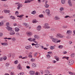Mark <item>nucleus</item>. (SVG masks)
I'll list each match as a JSON object with an SVG mask.
<instances>
[{
	"label": "nucleus",
	"instance_id": "f257e3e1",
	"mask_svg": "<svg viewBox=\"0 0 75 75\" xmlns=\"http://www.w3.org/2000/svg\"><path fill=\"white\" fill-rule=\"evenodd\" d=\"M50 38L52 39V41L53 42L56 43V41L59 40V39L57 38H53L52 36H50Z\"/></svg>",
	"mask_w": 75,
	"mask_h": 75
},
{
	"label": "nucleus",
	"instance_id": "f03ea898",
	"mask_svg": "<svg viewBox=\"0 0 75 75\" xmlns=\"http://www.w3.org/2000/svg\"><path fill=\"white\" fill-rule=\"evenodd\" d=\"M36 40H37V39H36L35 38H28V40L29 41L33 42L35 43H37V42L35 41Z\"/></svg>",
	"mask_w": 75,
	"mask_h": 75
},
{
	"label": "nucleus",
	"instance_id": "7ed1b4c3",
	"mask_svg": "<svg viewBox=\"0 0 75 75\" xmlns=\"http://www.w3.org/2000/svg\"><path fill=\"white\" fill-rule=\"evenodd\" d=\"M67 63L68 64V65L69 66H71L73 65L74 64V61L73 60H70L68 61V62H67Z\"/></svg>",
	"mask_w": 75,
	"mask_h": 75
},
{
	"label": "nucleus",
	"instance_id": "20e7f679",
	"mask_svg": "<svg viewBox=\"0 0 75 75\" xmlns=\"http://www.w3.org/2000/svg\"><path fill=\"white\" fill-rule=\"evenodd\" d=\"M45 13H46V14H47V16L49 17L50 16V10H49V9H47L46 10H45Z\"/></svg>",
	"mask_w": 75,
	"mask_h": 75
},
{
	"label": "nucleus",
	"instance_id": "39448f33",
	"mask_svg": "<svg viewBox=\"0 0 75 75\" xmlns=\"http://www.w3.org/2000/svg\"><path fill=\"white\" fill-rule=\"evenodd\" d=\"M44 27L45 29H49L50 28L49 26V24L47 23H45L44 24Z\"/></svg>",
	"mask_w": 75,
	"mask_h": 75
},
{
	"label": "nucleus",
	"instance_id": "423d86ee",
	"mask_svg": "<svg viewBox=\"0 0 75 75\" xmlns=\"http://www.w3.org/2000/svg\"><path fill=\"white\" fill-rule=\"evenodd\" d=\"M25 49L28 50H30L32 49V47L30 45L26 46H25Z\"/></svg>",
	"mask_w": 75,
	"mask_h": 75
},
{
	"label": "nucleus",
	"instance_id": "0eeeda50",
	"mask_svg": "<svg viewBox=\"0 0 75 75\" xmlns=\"http://www.w3.org/2000/svg\"><path fill=\"white\" fill-rule=\"evenodd\" d=\"M72 33V32H71V30H68L66 32V34L69 35H71Z\"/></svg>",
	"mask_w": 75,
	"mask_h": 75
},
{
	"label": "nucleus",
	"instance_id": "6e6552de",
	"mask_svg": "<svg viewBox=\"0 0 75 75\" xmlns=\"http://www.w3.org/2000/svg\"><path fill=\"white\" fill-rule=\"evenodd\" d=\"M26 35H27L28 36H31L32 35H33V33L30 32H28L26 33Z\"/></svg>",
	"mask_w": 75,
	"mask_h": 75
},
{
	"label": "nucleus",
	"instance_id": "1a4fd4ad",
	"mask_svg": "<svg viewBox=\"0 0 75 75\" xmlns=\"http://www.w3.org/2000/svg\"><path fill=\"white\" fill-rule=\"evenodd\" d=\"M67 3L68 4H69V6L70 7L72 6V4H71V0H69L67 1Z\"/></svg>",
	"mask_w": 75,
	"mask_h": 75
},
{
	"label": "nucleus",
	"instance_id": "9d476101",
	"mask_svg": "<svg viewBox=\"0 0 75 75\" xmlns=\"http://www.w3.org/2000/svg\"><path fill=\"white\" fill-rule=\"evenodd\" d=\"M34 39H36L37 40H39V36L37 35H34Z\"/></svg>",
	"mask_w": 75,
	"mask_h": 75
},
{
	"label": "nucleus",
	"instance_id": "9b49d317",
	"mask_svg": "<svg viewBox=\"0 0 75 75\" xmlns=\"http://www.w3.org/2000/svg\"><path fill=\"white\" fill-rule=\"evenodd\" d=\"M35 71H29V74L31 75H33L34 74H35Z\"/></svg>",
	"mask_w": 75,
	"mask_h": 75
},
{
	"label": "nucleus",
	"instance_id": "f8f14e48",
	"mask_svg": "<svg viewBox=\"0 0 75 75\" xmlns=\"http://www.w3.org/2000/svg\"><path fill=\"white\" fill-rule=\"evenodd\" d=\"M4 13H9L11 12V11L9 10H4Z\"/></svg>",
	"mask_w": 75,
	"mask_h": 75
},
{
	"label": "nucleus",
	"instance_id": "ddd939ff",
	"mask_svg": "<svg viewBox=\"0 0 75 75\" xmlns=\"http://www.w3.org/2000/svg\"><path fill=\"white\" fill-rule=\"evenodd\" d=\"M10 33H9V34H10V35H15V33L14 32V31L13 30H11L10 31Z\"/></svg>",
	"mask_w": 75,
	"mask_h": 75
},
{
	"label": "nucleus",
	"instance_id": "4468645a",
	"mask_svg": "<svg viewBox=\"0 0 75 75\" xmlns=\"http://www.w3.org/2000/svg\"><path fill=\"white\" fill-rule=\"evenodd\" d=\"M6 29L9 31H13V30H12V28H11L9 26H7V27H6Z\"/></svg>",
	"mask_w": 75,
	"mask_h": 75
},
{
	"label": "nucleus",
	"instance_id": "2eb2a0df",
	"mask_svg": "<svg viewBox=\"0 0 75 75\" xmlns=\"http://www.w3.org/2000/svg\"><path fill=\"white\" fill-rule=\"evenodd\" d=\"M30 1V0H26L24 1V3H30L31 2L33 1Z\"/></svg>",
	"mask_w": 75,
	"mask_h": 75
},
{
	"label": "nucleus",
	"instance_id": "dca6fc26",
	"mask_svg": "<svg viewBox=\"0 0 75 75\" xmlns=\"http://www.w3.org/2000/svg\"><path fill=\"white\" fill-rule=\"evenodd\" d=\"M23 5L21 4H20L19 5H17V6H18V7H17V9H19V8H20L22 7Z\"/></svg>",
	"mask_w": 75,
	"mask_h": 75
},
{
	"label": "nucleus",
	"instance_id": "f3484780",
	"mask_svg": "<svg viewBox=\"0 0 75 75\" xmlns=\"http://www.w3.org/2000/svg\"><path fill=\"white\" fill-rule=\"evenodd\" d=\"M41 29V26L40 25H39L38 26H37V30L39 31Z\"/></svg>",
	"mask_w": 75,
	"mask_h": 75
},
{
	"label": "nucleus",
	"instance_id": "a211bd4d",
	"mask_svg": "<svg viewBox=\"0 0 75 75\" xmlns=\"http://www.w3.org/2000/svg\"><path fill=\"white\" fill-rule=\"evenodd\" d=\"M17 69L20 70L21 69V65L20 64H19L18 65V66H17Z\"/></svg>",
	"mask_w": 75,
	"mask_h": 75
},
{
	"label": "nucleus",
	"instance_id": "6ab92c4d",
	"mask_svg": "<svg viewBox=\"0 0 75 75\" xmlns=\"http://www.w3.org/2000/svg\"><path fill=\"white\" fill-rule=\"evenodd\" d=\"M65 2H66V1L65 0H61V4H65Z\"/></svg>",
	"mask_w": 75,
	"mask_h": 75
},
{
	"label": "nucleus",
	"instance_id": "aec40b11",
	"mask_svg": "<svg viewBox=\"0 0 75 75\" xmlns=\"http://www.w3.org/2000/svg\"><path fill=\"white\" fill-rule=\"evenodd\" d=\"M32 22L33 23H36L38 22V21L35 19H34L33 20Z\"/></svg>",
	"mask_w": 75,
	"mask_h": 75
},
{
	"label": "nucleus",
	"instance_id": "412c9836",
	"mask_svg": "<svg viewBox=\"0 0 75 75\" xmlns=\"http://www.w3.org/2000/svg\"><path fill=\"white\" fill-rule=\"evenodd\" d=\"M37 64H36L35 63H33L32 64V66L33 67V68H35L36 67Z\"/></svg>",
	"mask_w": 75,
	"mask_h": 75
},
{
	"label": "nucleus",
	"instance_id": "4be33fe9",
	"mask_svg": "<svg viewBox=\"0 0 75 75\" xmlns=\"http://www.w3.org/2000/svg\"><path fill=\"white\" fill-rule=\"evenodd\" d=\"M49 5L47 4V3L45 4V5H44V7H45V8H48V7H49Z\"/></svg>",
	"mask_w": 75,
	"mask_h": 75
},
{
	"label": "nucleus",
	"instance_id": "5701e85b",
	"mask_svg": "<svg viewBox=\"0 0 75 75\" xmlns=\"http://www.w3.org/2000/svg\"><path fill=\"white\" fill-rule=\"evenodd\" d=\"M10 18L13 20H14L15 19V17L13 16H10Z\"/></svg>",
	"mask_w": 75,
	"mask_h": 75
},
{
	"label": "nucleus",
	"instance_id": "b1692460",
	"mask_svg": "<svg viewBox=\"0 0 75 75\" xmlns=\"http://www.w3.org/2000/svg\"><path fill=\"white\" fill-rule=\"evenodd\" d=\"M15 32H18L19 31V29L17 28H15Z\"/></svg>",
	"mask_w": 75,
	"mask_h": 75
},
{
	"label": "nucleus",
	"instance_id": "393cba45",
	"mask_svg": "<svg viewBox=\"0 0 75 75\" xmlns=\"http://www.w3.org/2000/svg\"><path fill=\"white\" fill-rule=\"evenodd\" d=\"M36 13V11L34 10L31 12V14L35 15Z\"/></svg>",
	"mask_w": 75,
	"mask_h": 75
},
{
	"label": "nucleus",
	"instance_id": "a878e982",
	"mask_svg": "<svg viewBox=\"0 0 75 75\" xmlns=\"http://www.w3.org/2000/svg\"><path fill=\"white\" fill-rule=\"evenodd\" d=\"M37 43H38V42H37V43H36V44H35V43H32V44H31L32 46H34V45H40L39 44H38Z\"/></svg>",
	"mask_w": 75,
	"mask_h": 75
},
{
	"label": "nucleus",
	"instance_id": "bb28decb",
	"mask_svg": "<svg viewBox=\"0 0 75 75\" xmlns=\"http://www.w3.org/2000/svg\"><path fill=\"white\" fill-rule=\"evenodd\" d=\"M2 45L3 46H7L8 45V44L6 42H4L2 43Z\"/></svg>",
	"mask_w": 75,
	"mask_h": 75
},
{
	"label": "nucleus",
	"instance_id": "cd10ccee",
	"mask_svg": "<svg viewBox=\"0 0 75 75\" xmlns=\"http://www.w3.org/2000/svg\"><path fill=\"white\" fill-rule=\"evenodd\" d=\"M45 71L47 74H49L50 73V71L49 70H46Z\"/></svg>",
	"mask_w": 75,
	"mask_h": 75
},
{
	"label": "nucleus",
	"instance_id": "c85d7f7f",
	"mask_svg": "<svg viewBox=\"0 0 75 75\" xmlns=\"http://www.w3.org/2000/svg\"><path fill=\"white\" fill-rule=\"evenodd\" d=\"M11 40H12V41L14 42H15V41H16V38L15 37L13 38Z\"/></svg>",
	"mask_w": 75,
	"mask_h": 75
},
{
	"label": "nucleus",
	"instance_id": "c756f323",
	"mask_svg": "<svg viewBox=\"0 0 75 75\" xmlns=\"http://www.w3.org/2000/svg\"><path fill=\"white\" fill-rule=\"evenodd\" d=\"M60 19V18L58 17L57 16H55V17H54V19L55 20H59Z\"/></svg>",
	"mask_w": 75,
	"mask_h": 75
},
{
	"label": "nucleus",
	"instance_id": "7c9ffc66",
	"mask_svg": "<svg viewBox=\"0 0 75 75\" xmlns=\"http://www.w3.org/2000/svg\"><path fill=\"white\" fill-rule=\"evenodd\" d=\"M69 74L71 75H75V73L71 72H69Z\"/></svg>",
	"mask_w": 75,
	"mask_h": 75
},
{
	"label": "nucleus",
	"instance_id": "2f4dec72",
	"mask_svg": "<svg viewBox=\"0 0 75 75\" xmlns=\"http://www.w3.org/2000/svg\"><path fill=\"white\" fill-rule=\"evenodd\" d=\"M63 36L62 35H61V34H60L59 33H57V35L56 36V37H59L60 36Z\"/></svg>",
	"mask_w": 75,
	"mask_h": 75
},
{
	"label": "nucleus",
	"instance_id": "473e14b6",
	"mask_svg": "<svg viewBox=\"0 0 75 75\" xmlns=\"http://www.w3.org/2000/svg\"><path fill=\"white\" fill-rule=\"evenodd\" d=\"M69 58V57H64L62 58V59H68Z\"/></svg>",
	"mask_w": 75,
	"mask_h": 75
},
{
	"label": "nucleus",
	"instance_id": "72a5a7b5",
	"mask_svg": "<svg viewBox=\"0 0 75 75\" xmlns=\"http://www.w3.org/2000/svg\"><path fill=\"white\" fill-rule=\"evenodd\" d=\"M39 17L40 18H43V14H41L39 16Z\"/></svg>",
	"mask_w": 75,
	"mask_h": 75
},
{
	"label": "nucleus",
	"instance_id": "f704fd0d",
	"mask_svg": "<svg viewBox=\"0 0 75 75\" xmlns=\"http://www.w3.org/2000/svg\"><path fill=\"white\" fill-rule=\"evenodd\" d=\"M58 47L59 49H62V48H63V46L60 45L59 46V47Z\"/></svg>",
	"mask_w": 75,
	"mask_h": 75
},
{
	"label": "nucleus",
	"instance_id": "c9c22d12",
	"mask_svg": "<svg viewBox=\"0 0 75 75\" xmlns=\"http://www.w3.org/2000/svg\"><path fill=\"white\" fill-rule=\"evenodd\" d=\"M45 2V4H47V1H45V0H43L42 2L43 3Z\"/></svg>",
	"mask_w": 75,
	"mask_h": 75
},
{
	"label": "nucleus",
	"instance_id": "e433bc0d",
	"mask_svg": "<svg viewBox=\"0 0 75 75\" xmlns=\"http://www.w3.org/2000/svg\"><path fill=\"white\" fill-rule=\"evenodd\" d=\"M2 59H4V60H6L7 59V57L6 56H4L3 58H2Z\"/></svg>",
	"mask_w": 75,
	"mask_h": 75
},
{
	"label": "nucleus",
	"instance_id": "4c0bfd02",
	"mask_svg": "<svg viewBox=\"0 0 75 75\" xmlns=\"http://www.w3.org/2000/svg\"><path fill=\"white\" fill-rule=\"evenodd\" d=\"M56 37L57 38H63V35H62L59 36H57V37Z\"/></svg>",
	"mask_w": 75,
	"mask_h": 75
},
{
	"label": "nucleus",
	"instance_id": "58836bf2",
	"mask_svg": "<svg viewBox=\"0 0 75 75\" xmlns=\"http://www.w3.org/2000/svg\"><path fill=\"white\" fill-rule=\"evenodd\" d=\"M50 48L52 50H53L54 49V46H51V47H50Z\"/></svg>",
	"mask_w": 75,
	"mask_h": 75
},
{
	"label": "nucleus",
	"instance_id": "ea45409f",
	"mask_svg": "<svg viewBox=\"0 0 75 75\" xmlns=\"http://www.w3.org/2000/svg\"><path fill=\"white\" fill-rule=\"evenodd\" d=\"M35 74V75H40V73H39V72H37Z\"/></svg>",
	"mask_w": 75,
	"mask_h": 75
},
{
	"label": "nucleus",
	"instance_id": "a19ab883",
	"mask_svg": "<svg viewBox=\"0 0 75 75\" xmlns=\"http://www.w3.org/2000/svg\"><path fill=\"white\" fill-rule=\"evenodd\" d=\"M35 47H36V48H38L39 47V46H40V45H35Z\"/></svg>",
	"mask_w": 75,
	"mask_h": 75
},
{
	"label": "nucleus",
	"instance_id": "79ce46f5",
	"mask_svg": "<svg viewBox=\"0 0 75 75\" xmlns=\"http://www.w3.org/2000/svg\"><path fill=\"white\" fill-rule=\"evenodd\" d=\"M30 61L32 62H34L35 61V59H30Z\"/></svg>",
	"mask_w": 75,
	"mask_h": 75
},
{
	"label": "nucleus",
	"instance_id": "37998d69",
	"mask_svg": "<svg viewBox=\"0 0 75 75\" xmlns=\"http://www.w3.org/2000/svg\"><path fill=\"white\" fill-rule=\"evenodd\" d=\"M13 63H14L15 64H17V63H18V61H17V60H15Z\"/></svg>",
	"mask_w": 75,
	"mask_h": 75
},
{
	"label": "nucleus",
	"instance_id": "c03bdc74",
	"mask_svg": "<svg viewBox=\"0 0 75 75\" xmlns=\"http://www.w3.org/2000/svg\"><path fill=\"white\" fill-rule=\"evenodd\" d=\"M47 59H49L50 58V55L49 54H47Z\"/></svg>",
	"mask_w": 75,
	"mask_h": 75
},
{
	"label": "nucleus",
	"instance_id": "a18cd8bd",
	"mask_svg": "<svg viewBox=\"0 0 75 75\" xmlns=\"http://www.w3.org/2000/svg\"><path fill=\"white\" fill-rule=\"evenodd\" d=\"M61 42V40H57V41H56V42H54V43H59Z\"/></svg>",
	"mask_w": 75,
	"mask_h": 75
},
{
	"label": "nucleus",
	"instance_id": "49530a36",
	"mask_svg": "<svg viewBox=\"0 0 75 75\" xmlns=\"http://www.w3.org/2000/svg\"><path fill=\"white\" fill-rule=\"evenodd\" d=\"M15 35H16V36H19L20 35H19V32H17L16 33V34H15Z\"/></svg>",
	"mask_w": 75,
	"mask_h": 75
},
{
	"label": "nucleus",
	"instance_id": "de8ad7c7",
	"mask_svg": "<svg viewBox=\"0 0 75 75\" xmlns=\"http://www.w3.org/2000/svg\"><path fill=\"white\" fill-rule=\"evenodd\" d=\"M62 27H63V28L65 29L67 28V26L66 25H63V26Z\"/></svg>",
	"mask_w": 75,
	"mask_h": 75
},
{
	"label": "nucleus",
	"instance_id": "09e8293b",
	"mask_svg": "<svg viewBox=\"0 0 75 75\" xmlns=\"http://www.w3.org/2000/svg\"><path fill=\"white\" fill-rule=\"evenodd\" d=\"M37 3H38L39 4H40L41 3V0H37Z\"/></svg>",
	"mask_w": 75,
	"mask_h": 75
},
{
	"label": "nucleus",
	"instance_id": "8fccbe9b",
	"mask_svg": "<svg viewBox=\"0 0 75 75\" xmlns=\"http://www.w3.org/2000/svg\"><path fill=\"white\" fill-rule=\"evenodd\" d=\"M59 10H60L61 11H63V7H61L60 9H59Z\"/></svg>",
	"mask_w": 75,
	"mask_h": 75
},
{
	"label": "nucleus",
	"instance_id": "3c124183",
	"mask_svg": "<svg viewBox=\"0 0 75 75\" xmlns=\"http://www.w3.org/2000/svg\"><path fill=\"white\" fill-rule=\"evenodd\" d=\"M19 75H24V72H20V73H19Z\"/></svg>",
	"mask_w": 75,
	"mask_h": 75
},
{
	"label": "nucleus",
	"instance_id": "603ef678",
	"mask_svg": "<svg viewBox=\"0 0 75 75\" xmlns=\"http://www.w3.org/2000/svg\"><path fill=\"white\" fill-rule=\"evenodd\" d=\"M18 14H19V12H18V11H16V12H15V15L17 16Z\"/></svg>",
	"mask_w": 75,
	"mask_h": 75
},
{
	"label": "nucleus",
	"instance_id": "864d4df0",
	"mask_svg": "<svg viewBox=\"0 0 75 75\" xmlns=\"http://www.w3.org/2000/svg\"><path fill=\"white\" fill-rule=\"evenodd\" d=\"M71 57H74V53L71 54Z\"/></svg>",
	"mask_w": 75,
	"mask_h": 75
},
{
	"label": "nucleus",
	"instance_id": "5fc2aeb1",
	"mask_svg": "<svg viewBox=\"0 0 75 75\" xmlns=\"http://www.w3.org/2000/svg\"><path fill=\"white\" fill-rule=\"evenodd\" d=\"M9 65V63H6V64H5V66L6 67H8Z\"/></svg>",
	"mask_w": 75,
	"mask_h": 75
},
{
	"label": "nucleus",
	"instance_id": "6e6d98bb",
	"mask_svg": "<svg viewBox=\"0 0 75 75\" xmlns=\"http://www.w3.org/2000/svg\"><path fill=\"white\" fill-rule=\"evenodd\" d=\"M11 57V54L9 53L8 55V58H10Z\"/></svg>",
	"mask_w": 75,
	"mask_h": 75
},
{
	"label": "nucleus",
	"instance_id": "4d7b16f0",
	"mask_svg": "<svg viewBox=\"0 0 75 75\" xmlns=\"http://www.w3.org/2000/svg\"><path fill=\"white\" fill-rule=\"evenodd\" d=\"M4 7H8V6L6 4H4Z\"/></svg>",
	"mask_w": 75,
	"mask_h": 75
},
{
	"label": "nucleus",
	"instance_id": "13d9d810",
	"mask_svg": "<svg viewBox=\"0 0 75 75\" xmlns=\"http://www.w3.org/2000/svg\"><path fill=\"white\" fill-rule=\"evenodd\" d=\"M11 75H15V74L14 73L13 71L11 72Z\"/></svg>",
	"mask_w": 75,
	"mask_h": 75
},
{
	"label": "nucleus",
	"instance_id": "bf43d9fd",
	"mask_svg": "<svg viewBox=\"0 0 75 75\" xmlns=\"http://www.w3.org/2000/svg\"><path fill=\"white\" fill-rule=\"evenodd\" d=\"M8 25H9V22H8L6 23V26L7 27H8Z\"/></svg>",
	"mask_w": 75,
	"mask_h": 75
},
{
	"label": "nucleus",
	"instance_id": "052dcab7",
	"mask_svg": "<svg viewBox=\"0 0 75 75\" xmlns=\"http://www.w3.org/2000/svg\"><path fill=\"white\" fill-rule=\"evenodd\" d=\"M17 27H18L19 28H21V25H17Z\"/></svg>",
	"mask_w": 75,
	"mask_h": 75
},
{
	"label": "nucleus",
	"instance_id": "680f3d73",
	"mask_svg": "<svg viewBox=\"0 0 75 75\" xmlns=\"http://www.w3.org/2000/svg\"><path fill=\"white\" fill-rule=\"evenodd\" d=\"M54 59H59V57L57 56H54Z\"/></svg>",
	"mask_w": 75,
	"mask_h": 75
},
{
	"label": "nucleus",
	"instance_id": "e2e57ef3",
	"mask_svg": "<svg viewBox=\"0 0 75 75\" xmlns=\"http://www.w3.org/2000/svg\"><path fill=\"white\" fill-rule=\"evenodd\" d=\"M34 56H35V57H36L37 56V53H35L34 54Z\"/></svg>",
	"mask_w": 75,
	"mask_h": 75
},
{
	"label": "nucleus",
	"instance_id": "0e129e2a",
	"mask_svg": "<svg viewBox=\"0 0 75 75\" xmlns=\"http://www.w3.org/2000/svg\"><path fill=\"white\" fill-rule=\"evenodd\" d=\"M63 54H67V52L65 51H63Z\"/></svg>",
	"mask_w": 75,
	"mask_h": 75
},
{
	"label": "nucleus",
	"instance_id": "69168bd1",
	"mask_svg": "<svg viewBox=\"0 0 75 75\" xmlns=\"http://www.w3.org/2000/svg\"><path fill=\"white\" fill-rule=\"evenodd\" d=\"M72 43V42H71V41H69V44L71 45V44Z\"/></svg>",
	"mask_w": 75,
	"mask_h": 75
},
{
	"label": "nucleus",
	"instance_id": "338daca9",
	"mask_svg": "<svg viewBox=\"0 0 75 75\" xmlns=\"http://www.w3.org/2000/svg\"><path fill=\"white\" fill-rule=\"evenodd\" d=\"M73 33H74V34L73 35H75V30H73Z\"/></svg>",
	"mask_w": 75,
	"mask_h": 75
},
{
	"label": "nucleus",
	"instance_id": "774afa93",
	"mask_svg": "<svg viewBox=\"0 0 75 75\" xmlns=\"http://www.w3.org/2000/svg\"><path fill=\"white\" fill-rule=\"evenodd\" d=\"M66 38L67 39H69L70 38V37H69V36H67L66 37Z\"/></svg>",
	"mask_w": 75,
	"mask_h": 75
}]
</instances>
